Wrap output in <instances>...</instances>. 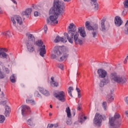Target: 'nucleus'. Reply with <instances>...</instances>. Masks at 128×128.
I'll return each instance as SVG.
<instances>
[{
    "label": "nucleus",
    "mask_w": 128,
    "mask_h": 128,
    "mask_svg": "<svg viewBox=\"0 0 128 128\" xmlns=\"http://www.w3.org/2000/svg\"><path fill=\"white\" fill-rule=\"evenodd\" d=\"M64 36H66L70 44H74V42L76 44H82V40L80 38V34L82 38H86V34L84 30V28L80 27L78 28V32L76 30V27L74 23H71L68 28V33L64 34Z\"/></svg>",
    "instance_id": "nucleus-1"
},
{
    "label": "nucleus",
    "mask_w": 128,
    "mask_h": 128,
    "mask_svg": "<svg viewBox=\"0 0 128 128\" xmlns=\"http://www.w3.org/2000/svg\"><path fill=\"white\" fill-rule=\"evenodd\" d=\"M64 2L60 1L54 2V4L49 11L50 17L47 20V24H58V18L60 14H64Z\"/></svg>",
    "instance_id": "nucleus-2"
},
{
    "label": "nucleus",
    "mask_w": 128,
    "mask_h": 128,
    "mask_svg": "<svg viewBox=\"0 0 128 128\" xmlns=\"http://www.w3.org/2000/svg\"><path fill=\"white\" fill-rule=\"evenodd\" d=\"M110 78L111 80V82L113 84H115L116 82L117 84H125L126 82V78L124 76H120L118 75L116 72H112L110 74Z\"/></svg>",
    "instance_id": "nucleus-3"
},
{
    "label": "nucleus",
    "mask_w": 128,
    "mask_h": 128,
    "mask_svg": "<svg viewBox=\"0 0 128 128\" xmlns=\"http://www.w3.org/2000/svg\"><path fill=\"white\" fill-rule=\"evenodd\" d=\"M120 115L118 113H115L114 116L109 118V124L111 126H114L118 125V118Z\"/></svg>",
    "instance_id": "nucleus-4"
},
{
    "label": "nucleus",
    "mask_w": 128,
    "mask_h": 128,
    "mask_svg": "<svg viewBox=\"0 0 128 128\" xmlns=\"http://www.w3.org/2000/svg\"><path fill=\"white\" fill-rule=\"evenodd\" d=\"M35 44L38 46H42L40 50V54L41 56L44 58V54H46V45H44V42L42 40H38L35 42Z\"/></svg>",
    "instance_id": "nucleus-5"
},
{
    "label": "nucleus",
    "mask_w": 128,
    "mask_h": 128,
    "mask_svg": "<svg viewBox=\"0 0 128 128\" xmlns=\"http://www.w3.org/2000/svg\"><path fill=\"white\" fill-rule=\"evenodd\" d=\"M54 98L62 102H66V93L64 91H60L54 94Z\"/></svg>",
    "instance_id": "nucleus-6"
},
{
    "label": "nucleus",
    "mask_w": 128,
    "mask_h": 128,
    "mask_svg": "<svg viewBox=\"0 0 128 128\" xmlns=\"http://www.w3.org/2000/svg\"><path fill=\"white\" fill-rule=\"evenodd\" d=\"M102 120H104L102 116L97 112L96 114L94 120V122L96 124V126H98V128H100L102 124Z\"/></svg>",
    "instance_id": "nucleus-7"
},
{
    "label": "nucleus",
    "mask_w": 128,
    "mask_h": 128,
    "mask_svg": "<svg viewBox=\"0 0 128 128\" xmlns=\"http://www.w3.org/2000/svg\"><path fill=\"white\" fill-rule=\"evenodd\" d=\"M104 22H106V19H102L101 20L100 30L104 32L108 30L110 26L108 22H107L106 24Z\"/></svg>",
    "instance_id": "nucleus-8"
},
{
    "label": "nucleus",
    "mask_w": 128,
    "mask_h": 128,
    "mask_svg": "<svg viewBox=\"0 0 128 128\" xmlns=\"http://www.w3.org/2000/svg\"><path fill=\"white\" fill-rule=\"evenodd\" d=\"M22 114L23 116H26L27 114H30V106L26 105H22Z\"/></svg>",
    "instance_id": "nucleus-9"
},
{
    "label": "nucleus",
    "mask_w": 128,
    "mask_h": 128,
    "mask_svg": "<svg viewBox=\"0 0 128 128\" xmlns=\"http://www.w3.org/2000/svg\"><path fill=\"white\" fill-rule=\"evenodd\" d=\"M85 26L88 30H98V26L97 24H94L93 26L90 25L89 21H86L85 23Z\"/></svg>",
    "instance_id": "nucleus-10"
},
{
    "label": "nucleus",
    "mask_w": 128,
    "mask_h": 128,
    "mask_svg": "<svg viewBox=\"0 0 128 128\" xmlns=\"http://www.w3.org/2000/svg\"><path fill=\"white\" fill-rule=\"evenodd\" d=\"M11 20L14 26H16V20L17 22V24H22V17L19 16H15L14 17L11 18Z\"/></svg>",
    "instance_id": "nucleus-11"
},
{
    "label": "nucleus",
    "mask_w": 128,
    "mask_h": 128,
    "mask_svg": "<svg viewBox=\"0 0 128 128\" xmlns=\"http://www.w3.org/2000/svg\"><path fill=\"white\" fill-rule=\"evenodd\" d=\"M97 74L100 78H106L108 72L102 68H100L97 71Z\"/></svg>",
    "instance_id": "nucleus-12"
},
{
    "label": "nucleus",
    "mask_w": 128,
    "mask_h": 128,
    "mask_svg": "<svg viewBox=\"0 0 128 128\" xmlns=\"http://www.w3.org/2000/svg\"><path fill=\"white\" fill-rule=\"evenodd\" d=\"M32 9L31 8H28L26 9V10L22 12V16H25L26 18H28L32 14Z\"/></svg>",
    "instance_id": "nucleus-13"
},
{
    "label": "nucleus",
    "mask_w": 128,
    "mask_h": 128,
    "mask_svg": "<svg viewBox=\"0 0 128 128\" xmlns=\"http://www.w3.org/2000/svg\"><path fill=\"white\" fill-rule=\"evenodd\" d=\"M114 24L116 26H120L122 24V20L119 16H116L114 20Z\"/></svg>",
    "instance_id": "nucleus-14"
},
{
    "label": "nucleus",
    "mask_w": 128,
    "mask_h": 128,
    "mask_svg": "<svg viewBox=\"0 0 128 128\" xmlns=\"http://www.w3.org/2000/svg\"><path fill=\"white\" fill-rule=\"evenodd\" d=\"M33 44L32 42H29L26 44V47H27V50L28 52H34L35 50L34 46L32 45Z\"/></svg>",
    "instance_id": "nucleus-15"
},
{
    "label": "nucleus",
    "mask_w": 128,
    "mask_h": 128,
    "mask_svg": "<svg viewBox=\"0 0 128 128\" xmlns=\"http://www.w3.org/2000/svg\"><path fill=\"white\" fill-rule=\"evenodd\" d=\"M60 42H66V38L60 37V36H57L54 40V42L58 43Z\"/></svg>",
    "instance_id": "nucleus-16"
},
{
    "label": "nucleus",
    "mask_w": 128,
    "mask_h": 128,
    "mask_svg": "<svg viewBox=\"0 0 128 128\" xmlns=\"http://www.w3.org/2000/svg\"><path fill=\"white\" fill-rule=\"evenodd\" d=\"M110 80H108V78L106 77V78H104L102 80H101L100 86V88H104V84H109Z\"/></svg>",
    "instance_id": "nucleus-17"
},
{
    "label": "nucleus",
    "mask_w": 128,
    "mask_h": 128,
    "mask_svg": "<svg viewBox=\"0 0 128 128\" xmlns=\"http://www.w3.org/2000/svg\"><path fill=\"white\" fill-rule=\"evenodd\" d=\"M91 0V4L92 6H94V10H98V3L97 0Z\"/></svg>",
    "instance_id": "nucleus-18"
},
{
    "label": "nucleus",
    "mask_w": 128,
    "mask_h": 128,
    "mask_svg": "<svg viewBox=\"0 0 128 128\" xmlns=\"http://www.w3.org/2000/svg\"><path fill=\"white\" fill-rule=\"evenodd\" d=\"M39 92L46 96H50V92H48L46 90L44 89L43 88H39Z\"/></svg>",
    "instance_id": "nucleus-19"
},
{
    "label": "nucleus",
    "mask_w": 128,
    "mask_h": 128,
    "mask_svg": "<svg viewBox=\"0 0 128 128\" xmlns=\"http://www.w3.org/2000/svg\"><path fill=\"white\" fill-rule=\"evenodd\" d=\"M12 110L8 106H5V112H4V116L6 117L10 116V114Z\"/></svg>",
    "instance_id": "nucleus-20"
},
{
    "label": "nucleus",
    "mask_w": 128,
    "mask_h": 128,
    "mask_svg": "<svg viewBox=\"0 0 128 128\" xmlns=\"http://www.w3.org/2000/svg\"><path fill=\"white\" fill-rule=\"evenodd\" d=\"M54 53L57 54L58 56H60L61 54H62V49L58 47H55L54 48Z\"/></svg>",
    "instance_id": "nucleus-21"
},
{
    "label": "nucleus",
    "mask_w": 128,
    "mask_h": 128,
    "mask_svg": "<svg viewBox=\"0 0 128 128\" xmlns=\"http://www.w3.org/2000/svg\"><path fill=\"white\" fill-rule=\"evenodd\" d=\"M106 100L108 104H110V102H114V98L112 95L108 94L106 98Z\"/></svg>",
    "instance_id": "nucleus-22"
},
{
    "label": "nucleus",
    "mask_w": 128,
    "mask_h": 128,
    "mask_svg": "<svg viewBox=\"0 0 128 128\" xmlns=\"http://www.w3.org/2000/svg\"><path fill=\"white\" fill-rule=\"evenodd\" d=\"M98 30H92L90 34V36L96 38V37L98 36Z\"/></svg>",
    "instance_id": "nucleus-23"
},
{
    "label": "nucleus",
    "mask_w": 128,
    "mask_h": 128,
    "mask_svg": "<svg viewBox=\"0 0 128 128\" xmlns=\"http://www.w3.org/2000/svg\"><path fill=\"white\" fill-rule=\"evenodd\" d=\"M79 120L78 122L80 124H82L86 120V116H84V115L82 114H80L78 117Z\"/></svg>",
    "instance_id": "nucleus-24"
},
{
    "label": "nucleus",
    "mask_w": 128,
    "mask_h": 128,
    "mask_svg": "<svg viewBox=\"0 0 128 128\" xmlns=\"http://www.w3.org/2000/svg\"><path fill=\"white\" fill-rule=\"evenodd\" d=\"M28 40L30 42H34V40H36V38L32 34H29L28 35Z\"/></svg>",
    "instance_id": "nucleus-25"
},
{
    "label": "nucleus",
    "mask_w": 128,
    "mask_h": 128,
    "mask_svg": "<svg viewBox=\"0 0 128 128\" xmlns=\"http://www.w3.org/2000/svg\"><path fill=\"white\" fill-rule=\"evenodd\" d=\"M68 54H64V55L60 58L59 62H62L63 60H64L66 58H68Z\"/></svg>",
    "instance_id": "nucleus-26"
},
{
    "label": "nucleus",
    "mask_w": 128,
    "mask_h": 128,
    "mask_svg": "<svg viewBox=\"0 0 128 128\" xmlns=\"http://www.w3.org/2000/svg\"><path fill=\"white\" fill-rule=\"evenodd\" d=\"M66 112L67 114L68 118H70L72 116V114H70V106L66 108Z\"/></svg>",
    "instance_id": "nucleus-27"
},
{
    "label": "nucleus",
    "mask_w": 128,
    "mask_h": 128,
    "mask_svg": "<svg viewBox=\"0 0 128 128\" xmlns=\"http://www.w3.org/2000/svg\"><path fill=\"white\" fill-rule=\"evenodd\" d=\"M10 80L11 82H12L13 84H14V82H16V78L14 74H12V76L10 77Z\"/></svg>",
    "instance_id": "nucleus-28"
},
{
    "label": "nucleus",
    "mask_w": 128,
    "mask_h": 128,
    "mask_svg": "<svg viewBox=\"0 0 128 128\" xmlns=\"http://www.w3.org/2000/svg\"><path fill=\"white\" fill-rule=\"evenodd\" d=\"M2 34H3V36H4L6 38H10V36H12V35H10V31H6V32H4L2 33Z\"/></svg>",
    "instance_id": "nucleus-29"
},
{
    "label": "nucleus",
    "mask_w": 128,
    "mask_h": 128,
    "mask_svg": "<svg viewBox=\"0 0 128 128\" xmlns=\"http://www.w3.org/2000/svg\"><path fill=\"white\" fill-rule=\"evenodd\" d=\"M128 20L126 21L125 24V29L124 30V32L126 34H128Z\"/></svg>",
    "instance_id": "nucleus-30"
},
{
    "label": "nucleus",
    "mask_w": 128,
    "mask_h": 128,
    "mask_svg": "<svg viewBox=\"0 0 128 128\" xmlns=\"http://www.w3.org/2000/svg\"><path fill=\"white\" fill-rule=\"evenodd\" d=\"M72 90H74V88L72 86H70L68 88V94L72 98Z\"/></svg>",
    "instance_id": "nucleus-31"
},
{
    "label": "nucleus",
    "mask_w": 128,
    "mask_h": 128,
    "mask_svg": "<svg viewBox=\"0 0 128 128\" xmlns=\"http://www.w3.org/2000/svg\"><path fill=\"white\" fill-rule=\"evenodd\" d=\"M4 78H6V74L0 69V80H2Z\"/></svg>",
    "instance_id": "nucleus-32"
},
{
    "label": "nucleus",
    "mask_w": 128,
    "mask_h": 128,
    "mask_svg": "<svg viewBox=\"0 0 128 128\" xmlns=\"http://www.w3.org/2000/svg\"><path fill=\"white\" fill-rule=\"evenodd\" d=\"M6 120V118H4V115H0V124H2L4 122V120Z\"/></svg>",
    "instance_id": "nucleus-33"
},
{
    "label": "nucleus",
    "mask_w": 128,
    "mask_h": 128,
    "mask_svg": "<svg viewBox=\"0 0 128 128\" xmlns=\"http://www.w3.org/2000/svg\"><path fill=\"white\" fill-rule=\"evenodd\" d=\"M50 84L52 86H53L54 88V86H58V82H56V81L50 82Z\"/></svg>",
    "instance_id": "nucleus-34"
},
{
    "label": "nucleus",
    "mask_w": 128,
    "mask_h": 128,
    "mask_svg": "<svg viewBox=\"0 0 128 128\" xmlns=\"http://www.w3.org/2000/svg\"><path fill=\"white\" fill-rule=\"evenodd\" d=\"M102 106L104 108V110H106V108H108V105L106 104V102H104L102 103Z\"/></svg>",
    "instance_id": "nucleus-35"
},
{
    "label": "nucleus",
    "mask_w": 128,
    "mask_h": 128,
    "mask_svg": "<svg viewBox=\"0 0 128 128\" xmlns=\"http://www.w3.org/2000/svg\"><path fill=\"white\" fill-rule=\"evenodd\" d=\"M123 4L125 8H128V0H124Z\"/></svg>",
    "instance_id": "nucleus-36"
},
{
    "label": "nucleus",
    "mask_w": 128,
    "mask_h": 128,
    "mask_svg": "<svg viewBox=\"0 0 128 128\" xmlns=\"http://www.w3.org/2000/svg\"><path fill=\"white\" fill-rule=\"evenodd\" d=\"M56 66L58 68H60V70H64V64H56Z\"/></svg>",
    "instance_id": "nucleus-37"
},
{
    "label": "nucleus",
    "mask_w": 128,
    "mask_h": 128,
    "mask_svg": "<svg viewBox=\"0 0 128 128\" xmlns=\"http://www.w3.org/2000/svg\"><path fill=\"white\" fill-rule=\"evenodd\" d=\"M1 56H2L3 58H8V55L6 53L4 52H1Z\"/></svg>",
    "instance_id": "nucleus-38"
},
{
    "label": "nucleus",
    "mask_w": 128,
    "mask_h": 128,
    "mask_svg": "<svg viewBox=\"0 0 128 128\" xmlns=\"http://www.w3.org/2000/svg\"><path fill=\"white\" fill-rule=\"evenodd\" d=\"M26 102L27 104H34V101L32 100H26Z\"/></svg>",
    "instance_id": "nucleus-39"
},
{
    "label": "nucleus",
    "mask_w": 128,
    "mask_h": 128,
    "mask_svg": "<svg viewBox=\"0 0 128 128\" xmlns=\"http://www.w3.org/2000/svg\"><path fill=\"white\" fill-rule=\"evenodd\" d=\"M28 124H29V126H32L34 124L32 123V118L28 119L27 121Z\"/></svg>",
    "instance_id": "nucleus-40"
},
{
    "label": "nucleus",
    "mask_w": 128,
    "mask_h": 128,
    "mask_svg": "<svg viewBox=\"0 0 128 128\" xmlns=\"http://www.w3.org/2000/svg\"><path fill=\"white\" fill-rule=\"evenodd\" d=\"M34 96H38V98H40V96H40V92H38V91H36L34 92Z\"/></svg>",
    "instance_id": "nucleus-41"
},
{
    "label": "nucleus",
    "mask_w": 128,
    "mask_h": 128,
    "mask_svg": "<svg viewBox=\"0 0 128 128\" xmlns=\"http://www.w3.org/2000/svg\"><path fill=\"white\" fill-rule=\"evenodd\" d=\"M32 8H34V10H38L39 8H40V6H36V5L33 4Z\"/></svg>",
    "instance_id": "nucleus-42"
},
{
    "label": "nucleus",
    "mask_w": 128,
    "mask_h": 128,
    "mask_svg": "<svg viewBox=\"0 0 128 128\" xmlns=\"http://www.w3.org/2000/svg\"><path fill=\"white\" fill-rule=\"evenodd\" d=\"M72 120H68V121L66 122V124H68V126H70L72 124Z\"/></svg>",
    "instance_id": "nucleus-43"
},
{
    "label": "nucleus",
    "mask_w": 128,
    "mask_h": 128,
    "mask_svg": "<svg viewBox=\"0 0 128 128\" xmlns=\"http://www.w3.org/2000/svg\"><path fill=\"white\" fill-rule=\"evenodd\" d=\"M51 58L52 60H54V58H56V55L52 54H51Z\"/></svg>",
    "instance_id": "nucleus-44"
},
{
    "label": "nucleus",
    "mask_w": 128,
    "mask_h": 128,
    "mask_svg": "<svg viewBox=\"0 0 128 128\" xmlns=\"http://www.w3.org/2000/svg\"><path fill=\"white\" fill-rule=\"evenodd\" d=\"M54 128V124H48L47 128Z\"/></svg>",
    "instance_id": "nucleus-45"
},
{
    "label": "nucleus",
    "mask_w": 128,
    "mask_h": 128,
    "mask_svg": "<svg viewBox=\"0 0 128 128\" xmlns=\"http://www.w3.org/2000/svg\"><path fill=\"white\" fill-rule=\"evenodd\" d=\"M124 10H126L125 9L122 12V16H126V14H128V12H125Z\"/></svg>",
    "instance_id": "nucleus-46"
},
{
    "label": "nucleus",
    "mask_w": 128,
    "mask_h": 128,
    "mask_svg": "<svg viewBox=\"0 0 128 128\" xmlns=\"http://www.w3.org/2000/svg\"><path fill=\"white\" fill-rule=\"evenodd\" d=\"M40 14L38 12H34V16H40Z\"/></svg>",
    "instance_id": "nucleus-47"
},
{
    "label": "nucleus",
    "mask_w": 128,
    "mask_h": 128,
    "mask_svg": "<svg viewBox=\"0 0 128 128\" xmlns=\"http://www.w3.org/2000/svg\"><path fill=\"white\" fill-rule=\"evenodd\" d=\"M44 33L46 34V32H48V26L46 25L44 26Z\"/></svg>",
    "instance_id": "nucleus-48"
},
{
    "label": "nucleus",
    "mask_w": 128,
    "mask_h": 128,
    "mask_svg": "<svg viewBox=\"0 0 128 128\" xmlns=\"http://www.w3.org/2000/svg\"><path fill=\"white\" fill-rule=\"evenodd\" d=\"M5 72L6 74H10V70L8 68H5Z\"/></svg>",
    "instance_id": "nucleus-49"
},
{
    "label": "nucleus",
    "mask_w": 128,
    "mask_h": 128,
    "mask_svg": "<svg viewBox=\"0 0 128 128\" xmlns=\"http://www.w3.org/2000/svg\"><path fill=\"white\" fill-rule=\"evenodd\" d=\"M2 50L4 52H8V50L6 48H0V52H2Z\"/></svg>",
    "instance_id": "nucleus-50"
},
{
    "label": "nucleus",
    "mask_w": 128,
    "mask_h": 128,
    "mask_svg": "<svg viewBox=\"0 0 128 128\" xmlns=\"http://www.w3.org/2000/svg\"><path fill=\"white\" fill-rule=\"evenodd\" d=\"M0 103H1L2 104H4V105L6 104V100L2 101V102H0Z\"/></svg>",
    "instance_id": "nucleus-51"
},
{
    "label": "nucleus",
    "mask_w": 128,
    "mask_h": 128,
    "mask_svg": "<svg viewBox=\"0 0 128 128\" xmlns=\"http://www.w3.org/2000/svg\"><path fill=\"white\" fill-rule=\"evenodd\" d=\"M76 90L78 94L80 92V88H78V87H76Z\"/></svg>",
    "instance_id": "nucleus-52"
},
{
    "label": "nucleus",
    "mask_w": 128,
    "mask_h": 128,
    "mask_svg": "<svg viewBox=\"0 0 128 128\" xmlns=\"http://www.w3.org/2000/svg\"><path fill=\"white\" fill-rule=\"evenodd\" d=\"M53 126H54V128H58V124H53Z\"/></svg>",
    "instance_id": "nucleus-53"
},
{
    "label": "nucleus",
    "mask_w": 128,
    "mask_h": 128,
    "mask_svg": "<svg viewBox=\"0 0 128 128\" xmlns=\"http://www.w3.org/2000/svg\"><path fill=\"white\" fill-rule=\"evenodd\" d=\"M51 80L52 81L50 82H54V76L51 77Z\"/></svg>",
    "instance_id": "nucleus-54"
},
{
    "label": "nucleus",
    "mask_w": 128,
    "mask_h": 128,
    "mask_svg": "<svg viewBox=\"0 0 128 128\" xmlns=\"http://www.w3.org/2000/svg\"><path fill=\"white\" fill-rule=\"evenodd\" d=\"M125 102H126V104H128V96L126 98L125 100Z\"/></svg>",
    "instance_id": "nucleus-55"
},
{
    "label": "nucleus",
    "mask_w": 128,
    "mask_h": 128,
    "mask_svg": "<svg viewBox=\"0 0 128 128\" xmlns=\"http://www.w3.org/2000/svg\"><path fill=\"white\" fill-rule=\"evenodd\" d=\"M14 4H18V3L16 2V0H11Z\"/></svg>",
    "instance_id": "nucleus-56"
},
{
    "label": "nucleus",
    "mask_w": 128,
    "mask_h": 128,
    "mask_svg": "<svg viewBox=\"0 0 128 128\" xmlns=\"http://www.w3.org/2000/svg\"><path fill=\"white\" fill-rule=\"evenodd\" d=\"M78 98H80L82 97V96H80V92L78 93Z\"/></svg>",
    "instance_id": "nucleus-57"
},
{
    "label": "nucleus",
    "mask_w": 128,
    "mask_h": 128,
    "mask_svg": "<svg viewBox=\"0 0 128 128\" xmlns=\"http://www.w3.org/2000/svg\"><path fill=\"white\" fill-rule=\"evenodd\" d=\"M78 110H80V105H78V106L77 107Z\"/></svg>",
    "instance_id": "nucleus-58"
},
{
    "label": "nucleus",
    "mask_w": 128,
    "mask_h": 128,
    "mask_svg": "<svg viewBox=\"0 0 128 128\" xmlns=\"http://www.w3.org/2000/svg\"><path fill=\"white\" fill-rule=\"evenodd\" d=\"M1 96V98H4V92H2Z\"/></svg>",
    "instance_id": "nucleus-59"
},
{
    "label": "nucleus",
    "mask_w": 128,
    "mask_h": 128,
    "mask_svg": "<svg viewBox=\"0 0 128 128\" xmlns=\"http://www.w3.org/2000/svg\"><path fill=\"white\" fill-rule=\"evenodd\" d=\"M114 90H110V94H112H112H114Z\"/></svg>",
    "instance_id": "nucleus-60"
},
{
    "label": "nucleus",
    "mask_w": 128,
    "mask_h": 128,
    "mask_svg": "<svg viewBox=\"0 0 128 128\" xmlns=\"http://www.w3.org/2000/svg\"><path fill=\"white\" fill-rule=\"evenodd\" d=\"M128 62V59H126V58H125L124 60V64H126Z\"/></svg>",
    "instance_id": "nucleus-61"
},
{
    "label": "nucleus",
    "mask_w": 128,
    "mask_h": 128,
    "mask_svg": "<svg viewBox=\"0 0 128 128\" xmlns=\"http://www.w3.org/2000/svg\"><path fill=\"white\" fill-rule=\"evenodd\" d=\"M72 0H64V2H70Z\"/></svg>",
    "instance_id": "nucleus-62"
},
{
    "label": "nucleus",
    "mask_w": 128,
    "mask_h": 128,
    "mask_svg": "<svg viewBox=\"0 0 128 128\" xmlns=\"http://www.w3.org/2000/svg\"><path fill=\"white\" fill-rule=\"evenodd\" d=\"M2 14V8L0 7V14Z\"/></svg>",
    "instance_id": "nucleus-63"
},
{
    "label": "nucleus",
    "mask_w": 128,
    "mask_h": 128,
    "mask_svg": "<svg viewBox=\"0 0 128 128\" xmlns=\"http://www.w3.org/2000/svg\"><path fill=\"white\" fill-rule=\"evenodd\" d=\"M50 108H52V104H50Z\"/></svg>",
    "instance_id": "nucleus-64"
}]
</instances>
